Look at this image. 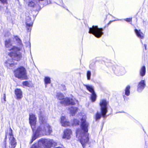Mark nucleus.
Returning <instances> with one entry per match:
<instances>
[{
	"mask_svg": "<svg viewBox=\"0 0 148 148\" xmlns=\"http://www.w3.org/2000/svg\"><path fill=\"white\" fill-rule=\"evenodd\" d=\"M82 130H78L76 132V136L80 140V142L84 148L88 140V135L87 133L88 131V123L86 122L85 118L81 119Z\"/></svg>",
	"mask_w": 148,
	"mask_h": 148,
	"instance_id": "f257e3e1",
	"label": "nucleus"
},
{
	"mask_svg": "<svg viewBox=\"0 0 148 148\" xmlns=\"http://www.w3.org/2000/svg\"><path fill=\"white\" fill-rule=\"evenodd\" d=\"M5 47L11 51V53L9 55L12 57L13 58L17 60H19L21 57V54L18 51L20 50L21 48L12 46L11 43V40L10 39H8L5 40Z\"/></svg>",
	"mask_w": 148,
	"mask_h": 148,
	"instance_id": "f03ea898",
	"label": "nucleus"
},
{
	"mask_svg": "<svg viewBox=\"0 0 148 148\" xmlns=\"http://www.w3.org/2000/svg\"><path fill=\"white\" fill-rule=\"evenodd\" d=\"M39 118L40 121L44 122V130L45 131V135H49L52 132V129L49 125L46 122L47 119L45 112L43 111H40L38 113Z\"/></svg>",
	"mask_w": 148,
	"mask_h": 148,
	"instance_id": "7ed1b4c3",
	"label": "nucleus"
},
{
	"mask_svg": "<svg viewBox=\"0 0 148 148\" xmlns=\"http://www.w3.org/2000/svg\"><path fill=\"white\" fill-rule=\"evenodd\" d=\"M103 29L99 28L97 26H93L89 28V33L94 35L97 38H100L103 34Z\"/></svg>",
	"mask_w": 148,
	"mask_h": 148,
	"instance_id": "20e7f679",
	"label": "nucleus"
},
{
	"mask_svg": "<svg viewBox=\"0 0 148 148\" xmlns=\"http://www.w3.org/2000/svg\"><path fill=\"white\" fill-rule=\"evenodd\" d=\"M7 137H8L9 139V148H14L16 146V142L12 135V130L11 128H10L9 132L6 133L5 140Z\"/></svg>",
	"mask_w": 148,
	"mask_h": 148,
	"instance_id": "39448f33",
	"label": "nucleus"
},
{
	"mask_svg": "<svg viewBox=\"0 0 148 148\" xmlns=\"http://www.w3.org/2000/svg\"><path fill=\"white\" fill-rule=\"evenodd\" d=\"M15 77L19 79H25L26 77L25 69L23 67H21L17 69L14 71Z\"/></svg>",
	"mask_w": 148,
	"mask_h": 148,
	"instance_id": "423d86ee",
	"label": "nucleus"
},
{
	"mask_svg": "<svg viewBox=\"0 0 148 148\" xmlns=\"http://www.w3.org/2000/svg\"><path fill=\"white\" fill-rule=\"evenodd\" d=\"M108 103V102L104 99L101 100L100 102L102 114L104 118L105 117L106 114L107 112V105Z\"/></svg>",
	"mask_w": 148,
	"mask_h": 148,
	"instance_id": "0eeeda50",
	"label": "nucleus"
},
{
	"mask_svg": "<svg viewBox=\"0 0 148 148\" xmlns=\"http://www.w3.org/2000/svg\"><path fill=\"white\" fill-rule=\"evenodd\" d=\"M41 122L40 125L38 126L37 128L35 125V130H33V132H35L38 135H44L45 134V131L44 130V122Z\"/></svg>",
	"mask_w": 148,
	"mask_h": 148,
	"instance_id": "6e6552de",
	"label": "nucleus"
},
{
	"mask_svg": "<svg viewBox=\"0 0 148 148\" xmlns=\"http://www.w3.org/2000/svg\"><path fill=\"white\" fill-rule=\"evenodd\" d=\"M28 6L29 7L38 11L39 10L40 5L36 0H29L27 2Z\"/></svg>",
	"mask_w": 148,
	"mask_h": 148,
	"instance_id": "1a4fd4ad",
	"label": "nucleus"
},
{
	"mask_svg": "<svg viewBox=\"0 0 148 148\" xmlns=\"http://www.w3.org/2000/svg\"><path fill=\"white\" fill-rule=\"evenodd\" d=\"M29 121L31 127L33 130H35V125L36 122V118L35 115L33 114L29 115Z\"/></svg>",
	"mask_w": 148,
	"mask_h": 148,
	"instance_id": "9d476101",
	"label": "nucleus"
},
{
	"mask_svg": "<svg viewBox=\"0 0 148 148\" xmlns=\"http://www.w3.org/2000/svg\"><path fill=\"white\" fill-rule=\"evenodd\" d=\"M60 103L64 106H67L70 104L74 105L75 103L72 99L68 97L64 98L63 100L60 101Z\"/></svg>",
	"mask_w": 148,
	"mask_h": 148,
	"instance_id": "9b49d317",
	"label": "nucleus"
},
{
	"mask_svg": "<svg viewBox=\"0 0 148 148\" xmlns=\"http://www.w3.org/2000/svg\"><path fill=\"white\" fill-rule=\"evenodd\" d=\"M60 123L62 126L64 127H66L69 126L70 123L68 121L65 117L62 116L61 118Z\"/></svg>",
	"mask_w": 148,
	"mask_h": 148,
	"instance_id": "f8f14e48",
	"label": "nucleus"
},
{
	"mask_svg": "<svg viewBox=\"0 0 148 148\" xmlns=\"http://www.w3.org/2000/svg\"><path fill=\"white\" fill-rule=\"evenodd\" d=\"M71 131L70 129H67L64 131L63 138H66L68 139H69L71 138Z\"/></svg>",
	"mask_w": 148,
	"mask_h": 148,
	"instance_id": "ddd939ff",
	"label": "nucleus"
},
{
	"mask_svg": "<svg viewBox=\"0 0 148 148\" xmlns=\"http://www.w3.org/2000/svg\"><path fill=\"white\" fill-rule=\"evenodd\" d=\"M15 94L17 99H21L22 97V92L20 89H16L15 90Z\"/></svg>",
	"mask_w": 148,
	"mask_h": 148,
	"instance_id": "4468645a",
	"label": "nucleus"
},
{
	"mask_svg": "<svg viewBox=\"0 0 148 148\" xmlns=\"http://www.w3.org/2000/svg\"><path fill=\"white\" fill-rule=\"evenodd\" d=\"M26 27L28 30L30 31L33 24V21L31 19H27L26 22Z\"/></svg>",
	"mask_w": 148,
	"mask_h": 148,
	"instance_id": "2eb2a0df",
	"label": "nucleus"
},
{
	"mask_svg": "<svg viewBox=\"0 0 148 148\" xmlns=\"http://www.w3.org/2000/svg\"><path fill=\"white\" fill-rule=\"evenodd\" d=\"M47 139H42L39 140L37 143L35 144H37V146L38 148L41 147L42 146H45L47 147V143H46V140Z\"/></svg>",
	"mask_w": 148,
	"mask_h": 148,
	"instance_id": "dca6fc26",
	"label": "nucleus"
},
{
	"mask_svg": "<svg viewBox=\"0 0 148 148\" xmlns=\"http://www.w3.org/2000/svg\"><path fill=\"white\" fill-rule=\"evenodd\" d=\"M46 143L48 148H50L51 146H55L57 144L52 139H47Z\"/></svg>",
	"mask_w": 148,
	"mask_h": 148,
	"instance_id": "f3484780",
	"label": "nucleus"
},
{
	"mask_svg": "<svg viewBox=\"0 0 148 148\" xmlns=\"http://www.w3.org/2000/svg\"><path fill=\"white\" fill-rule=\"evenodd\" d=\"M11 57L10 59H8L7 61H6L5 62V64L6 66L10 68L12 66L14 65V64L13 61L12 60V59L14 60L12 57Z\"/></svg>",
	"mask_w": 148,
	"mask_h": 148,
	"instance_id": "a211bd4d",
	"label": "nucleus"
},
{
	"mask_svg": "<svg viewBox=\"0 0 148 148\" xmlns=\"http://www.w3.org/2000/svg\"><path fill=\"white\" fill-rule=\"evenodd\" d=\"M145 81L143 80H141L139 83L137 89L138 90L141 91L145 87Z\"/></svg>",
	"mask_w": 148,
	"mask_h": 148,
	"instance_id": "6ab92c4d",
	"label": "nucleus"
},
{
	"mask_svg": "<svg viewBox=\"0 0 148 148\" xmlns=\"http://www.w3.org/2000/svg\"><path fill=\"white\" fill-rule=\"evenodd\" d=\"M135 32L138 37L141 39H143L144 38V35L142 33L140 32V30L138 31L137 29H135Z\"/></svg>",
	"mask_w": 148,
	"mask_h": 148,
	"instance_id": "aec40b11",
	"label": "nucleus"
},
{
	"mask_svg": "<svg viewBox=\"0 0 148 148\" xmlns=\"http://www.w3.org/2000/svg\"><path fill=\"white\" fill-rule=\"evenodd\" d=\"M57 98L60 100V101H62L63 98H64V95L62 93H58L56 95Z\"/></svg>",
	"mask_w": 148,
	"mask_h": 148,
	"instance_id": "412c9836",
	"label": "nucleus"
},
{
	"mask_svg": "<svg viewBox=\"0 0 148 148\" xmlns=\"http://www.w3.org/2000/svg\"><path fill=\"white\" fill-rule=\"evenodd\" d=\"M77 108L76 107H71L70 108L71 114L73 115L77 112Z\"/></svg>",
	"mask_w": 148,
	"mask_h": 148,
	"instance_id": "4be33fe9",
	"label": "nucleus"
},
{
	"mask_svg": "<svg viewBox=\"0 0 148 148\" xmlns=\"http://www.w3.org/2000/svg\"><path fill=\"white\" fill-rule=\"evenodd\" d=\"M146 68L145 66H143L140 69V75L142 76H144L145 74Z\"/></svg>",
	"mask_w": 148,
	"mask_h": 148,
	"instance_id": "5701e85b",
	"label": "nucleus"
},
{
	"mask_svg": "<svg viewBox=\"0 0 148 148\" xmlns=\"http://www.w3.org/2000/svg\"><path fill=\"white\" fill-rule=\"evenodd\" d=\"M84 86L86 87L87 89L92 93L95 92L92 86L86 85H84Z\"/></svg>",
	"mask_w": 148,
	"mask_h": 148,
	"instance_id": "b1692460",
	"label": "nucleus"
},
{
	"mask_svg": "<svg viewBox=\"0 0 148 148\" xmlns=\"http://www.w3.org/2000/svg\"><path fill=\"white\" fill-rule=\"evenodd\" d=\"M33 132L34 133L32 136V139L31 141L30 142V143H32L37 138L39 137V136H40L39 135H37L35 132Z\"/></svg>",
	"mask_w": 148,
	"mask_h": 148,
	"instance_id": "393cba45",
	"label": "nucleus"
},
{
	"mask_svg": "<svg viewBox=\"0 0 148 148\" xmlns=\"http://www.w3.org/2000/svg\"><path fill=\"white\" fill-rule=\"evenodd\" d=\"M51 0H44L41 4L44 6H46L47 5L51 4L52 2Z\"/></svg>",
	"mask_w": 148,
	"mask_h": 148,
	"instance_id": "a878e982",
	"label": "nucleus"
},
{
	"mask_svg": "<svg viewBox=\"0 0 148 148\" xmlns=\"http://www.w3.org/2000/svg\"><path fill=\"white\" fill-rule=\"evenodd\" d=\"M97 96L95 92L92 93L91 95V99L92 101H95L96 99Z\"/></svg>",
	"mask_w": 148,
	"mask_h": 148,
	"instance_id": "bb28decb",
	"label": "nucleus"
},
{
	"mask_svg": "<svg viewBox=\"0 0 148 148\" xmlns=\"http://www.w3.org/2000/svg\"><path fill=\"white\" fill-rule=\"evenodd\" d=\"M130 86H128L125 89V94L127 96L129 95L130 94Z\"/></svg>",
	"mask_w": 148,
	"mask_h": 148,
	"instance_id": "cd10ccee",
	"label": "nucleus"
},
{
	"mask_svg": "<svg viewBox=\"0 0 148 148\" xmlns=\"http://www.w3.org/2000/svg\"><path fill=\"white\" fill-rule=\"evenodd\" d=\"M44 81L45 84H50L51 82L50 78L48 77H45L44 79Z\"/></svg>",
	"mask_w": 148,
	"mask_h": 148,
	"instance_id": "c85d7f7f",
	"label": "nucleus"
},
{
	"mask_svg": "<svg viewBox=\"0 0 148 148\" xmlns=\"http://www.w3.org/2000/svg\"><path fill=\"white\" fill-rule=\"evenodd\" d=\"M101 114L97 113L95 115V119L96 121L99 120L101 117Z\"/></svg>",
	"mask_w": 148,
	"mask_h": 148,
	"instance_id": "c756f323",
	"label": "nucleus"
},
{
	"mask_svg": "<svg viewBox=\"0 0 148 148\" xmlns=\"http://www.w3.org/2000/svg\"><path fill=\"white\" fill-rule=\"evenodd\" d=\"M87 75L88 79L90 80L91 75V72L90 71H87Z\"/></svg>",
	"mask_w": 148,
	"mask_h": 148,
	"instance_id": "7c9ffc66",
	"label": "nucleus"
},
{
	"mask_svg": "<svg viewBox=\"0 0 148 148\" xmlns=\"http://www.w3.org/2000/svg\"><path fill=\"white\" fill-rule=\"evenodd\" d=\"M73 122V124L75 125H78L79 123V121L77 119H74Z\"/></svg>",
	"mask_w": 148,
	"mask_h": 148,
	"instance_id": "2f4dec72",
	"label": "nucleus"
},
{
	"mask_svg": "<svg viewBox=\"0 0 148 148\" xmlns=\"http://www.w3.org/2000/svg\"><path fill=\"white\" fill-rule=\"evenodd\" d=\"M19 44V45L21 46L20 48H22L23 46V45L22 44V43L21 41L20 40V39H18V40L16 41Z\"/></svg>",
	"mask_w": 148,
	"mask_h": 148,
	"instance_id": "473e14b6",
	"label": "nucleus"
},
{
	"mask_svg": "<svg viewBox=\"0 0 148 148\" xmlns=\"http://www.w3.org/2000/svg\"><path fill=\"white\" fill-rule=\"evenodd\" d=\"M23 85L25 86H28L29 85L28 82L27 81L23 82Z\"/></svg>",
	"mask_w": 148,
	"mask_h": 148,
	"instance_id": "72a5a7b5",
	"label": "nucleus"
},
{
	"mask_svg": "<svg viewBox=\"0 0 148 148\" xmlns=\"http://www.w3.org/2000/svg\"><path fill=\"white\" fill-rule=\"evenodd\" d=\"M39 3V4H41L43 2L44 0H36Z\"/></svg>",
	"mask_w": 148,
	"mask_h": 148,
	"instance_id": "f704fd0d",
	"label": "nucleus"
},
{
	"mask_svg": "<svg viewBox=\"0 0 148 148\" xmlns=\"http://www.w3.org/2000/svg\"><path fill=\"white\" fill-rule=\"evenodd\" d=\"M0 1L3 3H7V0H0Z\"/></svg>",
	"mask_w": 148,
	"mask_h": 148,
	"instance_id": "c9c22d12",
	"label": "nucleus"
},
{
	"mask_svg": "<svg viewBox=\"0 0 148 148\" xmlns=\"http://www.w3.org/2000/svg\"><path fill=\"white\" fill-rule=\"evenodd\" d=\"M125 20L127 22L132 21V19H125Z\"/></svg>",
	"mask_w": 148,
	"mask_h": 148,
	"instance_id": "e433bc0d",
	"label": "nucleus"
},
{
	"mask_svg": "<svg viewBox=\"0 0 148 148\" xmlns=\"http://www.w3.org/2000/svg\"><path fill=\"white\" fill-rule=\"evenodd\" d=\"M15 38L16 40V41L18 40V39H19L20 38L17 36H16L15 37Z\"/></svg>",
	"mask_w": 148,
	"mask_h": 148,
	"instance_id": "4c0bfd02",
	"label": "nucleus"
},
{
	"mask_svg": "<svg viewBox=\"0 0 148 148\" xmlns=\"http://www.w3.org/2000/svg\"><path fill=\"white\" fill-rule=\"evenodd\" d=\"M61 6L64 8H65L66 7V6L63 3L61 5Z\"/></svg>",
	"mask_w": 148,
	"mask_h": 148,
	"instance_id": "58836bf2",
	"label": "nucleus"
},
{
	"mask_svg": "<svg viewBox=\"0 0 148 148\" xmlns=\"http://www.w3.org/2000/svg\"><path fill=\"white\" fill-rule=\"evenodd\" d=\"M4 100L5 101V94H4Z\"/></svg>",
	"mask_w": 148,
	"mask_h": 148,
	"instance_id": "ea45409f",
	"label": "nucleus"
},
{
	"mask_svg": "<svg viewBox=\"0 0 148 148\" xmlns=\"http://www.w3.org/2000/svg\"><path fill=\"white\" fill-rule=\"evenodd\" d=\"M115 21V20H114V21H110V22H109V23L108 24H110V23L111 22H112V21Z\"/></svg>",
	"mask_w": 148,
	"mask_h": 148,
	"instance_id": "a19ab883",
	"label": "nucleus"
},
{
	"mask_svg": "<svg viewBox=\"0 0 148 148\" xmlns=\"http://www.w3.org/2000/svg\"><path fill=\"white\" fill-rule=\"evenodd\" d=\"M144 46H145V49H146L147 45H144Z\"/></svg>",
	"mask_w": 148,
	"mask_h": 148,
	"instance_id": "79ce46f5",
	"label": "nucleus"
},
{
	"mask_svg": "<svg viewBox=\"0 0 148 148\" xmlns=\"http://www.w3.org/2000/svg\"><path fill=\"white\" fill-rule=\"evenodd\" d=\"M2 8L0 6V11L1 10Z\"/></svg>",
	"mask_w": 148,
	"mask_h": 148,
	"instance_id": "37998d69",
	"label": "nucleus"
},
{
	"mask_svg": "<svg viewBox=\"0 0 148 148\" xmlns=\"http://www.w3.org/2000/svg\"><path fill=\"white\" fill-rule=\"evenodd\" d=\"M46 86H46V85H45V87H46Z\"/></svg>",
	"mask_w": 148,
	"mask_h": 148,
	"instance_id": "c03bdc74",
	"label": "nucleus"
},
{
	"mask_svg": "<svg viewBox=\"0 0 148 148\" xmlns=\"http://www.w3.org/2000/svg\"><path fill=\"white\" fill-rule=\"evenodd\" d=\"M63 86L65 87V86Z\"/></svg>",
	"mask_w": 148,
	"mask_h": 148,
	"instance_id": "a18cd8bd",
	"label": "nucleus"
}]
</instances>
